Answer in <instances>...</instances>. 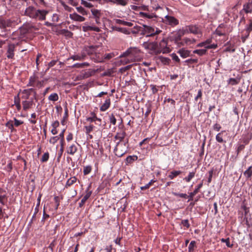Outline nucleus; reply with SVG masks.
<instances>
[{
    "label": "nucleus",
    "instance_id": "f257e3e1",
    "mask_svg": "<svg viewBox=\"0 0 252 252\" xmlns=\"http://www.w3.org/2000/svg\"><path fill=\"white\" fill-rule=\"evenodd\" d=\"M161 32V30L156 27L146 25H143V27L135 25L133 30L131 31L133 34L140 32V35H145L146 37H152L155 40L158 39V35Z\"/></svg>",
    "mask_w": 252,
    "mask_h": 252
},
{
    "label": "nucleus",
    "instance_id": "f03ea898",
    "mask_svg": "<svg viewBox=\"0 0 252 252\" xmlns=\"http://www.w3.org/2000/svg\"><path fill=\"white\" fill-rule=\"evenodd\" d=\"M20 22V20L17 17H0V28L5 29L12 28Z\"/></svg>",
    "mask_w": 252,
    "mask_h": 252
},
{
    "label": "nucleus",
    "instance_id": "7ed1b4c3",
    "mask_svg": "<svg viewBox=\"0 0 252 252\" xmlns=\"http://www.w3.org/2000/svg\"><path fill=\"white\" fill-rule=\"evenodd\" d=\"M140 51L138 48L136 47H130L122 54L119 56V58L129 57L131 61L135 62L139 60L140 58Z\"/></svg>",
    "mask_w": 252,
    "mask_h": 252
},
{
    "label": "nucleus",
    "instance_id": "20e7f679",
    "mask_svg": "<svg viewBox=\"0 0 252 252\" xmlns=\"http://www.w3.org/2000/svg\"><path fill=\"white\" fill-rule=\"evenodd\" d=\"M128 148V139L126 138L123 143H116L114 152L116 156L122 157L127 152Z\"/></svg>",
    "mask_w": 252,
    "mask_h": 252
},
{
    "label": "nucleus",
    "instance_id": "39448f33",
    "mask_svg": "<svg viewBox=\"0 0 252 252\" xmlns=\"http://www.w3.org/2000/svg\"><path fill=\"white\" fill-rule=\"evenodd\" d=\"M142 46L151 54H159L158 49V44L157 42L154 41H145L142 44Z\"/></svg>",
    "mask_w": 252,
    "mask_h": 252
},
{
    "label": "nucleus",
    "instance_id": "423d86ee",
    "mask_svg": "<svg viewBox=\"0 0 252 252\" xmlns=\"http://www.w3.org/2000/svg\"><path fill=\"white\" fill-rule=\"evenodd\" d=\"M182 36L183 35L181 33V32L178 30L172 32L169 36L168 39L176 45L177 47L180 48L183 47Z\"/></svg>",
    "mask_w": 252,
    "mask_h": 252
},
{
    "label": "nucleus",
    "instance_id": "0eeeda50",
    "mask_svg": "<svg viewBox=\"0 0 252 252\" xmlns=\"http://www.w3.org/2000/svg\"><path fill=\"white\" fill-rule=\"evenodd\" d=\"M48 13V10L44 9L36 10L32 6H29L25 10L26 16H46Z\"/></svg>",
    "mask_w": 252,
    "mask_h": 252
},
{
    "label": "nucleus",
    "instance_id": "6e6552de",
    "mask_svg": "<svg viewBox=\"0 0 252 252\" xmlns=\"http://www.w3.org/2000/svg\"><path fill=\"white\" fill-rule=\"evenodd\" d=\"M158 49L159 54L162 53L163 54L168 53L170 52V48L167 47V41L164 39H162L158 45Z\"/></svg>",
    "mask_w": 252,
    "mask_h": 252
},
{
    "label": "nucleus",
    "instance_id": "1a4fd4ad",
    "mask_svg": "<svg viewBox=\"0 0 252 252\" xmlns=\"http://www.w3.org/2000/svg\"><path fill=\"white\" fill-rule=\"evenodd\" d=\"M215 33L219 36H225L228 33V31L225 25L221 24L216 30Z\"/></svg>",
    "mask_w": 252,
    "mask_h": 252
},
{
    "label": "nucleus",
    "instance_id": "9d476101",
    "mask_svg": "<svg viewBox=\"0 0 252 252\" xmlns=\"http://www.w3.org/2000/svg\"><path fill=\"white\" fill-rule=\"evenodd\" d=\"M162 20L166 24L172 26H176L179 24L178 20L175 17H164V19L162 18Z\"/></svg>",
    "mask_w": 252,
    "mask_h": 252
},
{
    "label": "nucleus",
    "instance_id": "9b49d317",
    "mask_svg": "<svg viewBox=\"0 0 252 252\" xmlns=\"http://www.w3.org/2000/svg\"><path fill=\"white\" fill-rule=\"evenodd\" d=\"M99 47L98 45L84 46V50L87 52L88 55H92L96 53L97 49Z\"/></svg>",
    "mask_w": 252,
    "mask_h": 252
},
{
    "label": "nucleus",
    "instance_id": "f8f14e48",
    "mask_svg": "<svg viewBox=\"0 0 252 252\" xmlns=\"http://www.w3.org/2000/svg\"><path fill=\"white\" fill-rule=\"evenodd\" d=\"M91 115V117L87 118L86 120L90 123L94 122L98 126H101V119L97 118L94 112H92Z\"/></svg>",
    "mask_w": 252,
    "mask_h": 252
},
{
    "label": "nucleus",
    "instance_id": "ddd939ff",
    "mask_svg": "<svg viewBox=\"0 0 252 252\" xmlns=\"http://www.w3.org/2000/svg\"><path fill=\"white\" fill-rule=\"evenodd\" d=\"M15 48V45L14 44H10L8 45L6 52V57L8 59H12L14 58Z\"/></svg>",
    "mask_w": 252,
    "mask_h": 252
},
{
    "label": "nucleus",
    "instance_id": "4468645a",
    "mask_svg": "<svg viewBox=\"0 0 252 252\" xmlns=\"http://www.w3.org/2000/svg\"><path fill=\"white\" fill-rule=\"evenodd\" d=\"M59 21V17H52V19L50 21H47L45 22V25L47 26L56 27L61 25L62 22L58 23Z\"/></svg>",
    "mask_w": 252,
    "mask_h": 252
},
{
    "label": "nucleus",
    "instance_id": "2eb2a0df",
    "mask_svg": "<svg viewBox=\"0 0 252 252\" xmlns=\"http://www.w3.org/2000/svg\"><path fill=\"white\" fill-rule=\"evenodd\" d=\"M126 136V133L125 131H122L119 132H117L114 136L115 140H118L117 143H123L125 141V137Z\"/></svg>",
    "mask_w": 252,
    "mask_h": 252
},
{
    "label": "nucleus",
    "instance_id": "dca6fc26",
    "mask_svg": "<svg viewBox=\"0 0 252 252\" xmlns=\"http://www.w3.org/2000/svg\"><path fill=\"white\" fill-rule=\"evenodd\" d=\"M177 53L180 55L182 58H186L191 56V51L185 48H182L177 51Z\"/></svg>",
    "mask_w": 252,
    "mask_h": 252
},
{
    "label": "nucleus",
    "instance_id": "f3484780",
    "mask_svg": "<svg viewBox=\"0 0 252 252\" xmlns=\"http://www.w3.org/2000/svg\"><path fill=\"white\" fill-rule=\"evenodd\" d=\"M33 98H31L30 100H24L22 101L23 108L24 111H27L31 108L33 104Z\"/></svg>",
    "mask_w": 252,
    "mask_h": 252
},
{
    "label": "nucleus",
    "instance_id": "a211bd4d",
    "mask_svg": "<svg viewBox=\"0 0 252 252\" xmlns=\"http://www.w3.org/2000/svg\"><path fill=\"white\" fill-rule=\"evenodd\" d=\"M89 187L86 190V195L83 197V198L81 199L80 202L79 204V206L80 207H82L84 205L86 201L91 196L92 194V191H89Z\"/></svg>",
    "mask_w": 252,
    "mask_h": 252
},
{
    "label": "nucleus",
    "instance_id": "6ab92c4d",
    "mask_svg": "<svg viewBox=\"0 0 252 252\" xmlns=\"http://www.w3.org/2000/svg\"><path fill=\"white\" fill-rule=\"evenodd\" d=\"M78 148L77 146L72 144L67 147L66 153L70 155H74L77 151Z\"/></svg>",
    "mask_w": 252,
    "mask_h": 252
},
{
    "label": "nucleus",
    "instance_id": "aec40b11",
    "mask_svg": "<svg viewBox=\"0 0 252 252\" xmlns=\"http://www.w3.org/2000/svg\"><path fill=\"white\" fill-rule=\"evenodd\" d=\"M189 31L191 33L197 34L201 32L200 29L196 25L189 26Z\"/></svg>",
    "mask_w": 252,
    "mask_h": 252
},
{
    "label": "nucleus",
    "instance_id": "412c9836",
    "mask_svg": "<svg viewBox=\"0 0 252 252\" xmlns=\"http://www.w3.org/2000/svg\"><path fill=\"white\" fill-rule=\"evenodd\" d=\"M110 99L108 97L105 100L104 103L101 106L100 108V111L104 112L107 110L110 107Z\"/></svg>",
    "mask_w": 252,
    "mask_h": 252
},
{
    "label": "nucleus",
    "instance_id": "4be33fe9",
    "mask_svg": "<svg viewBox=\"0 0 252 252\" xmlns=\"http://www.w3.org/2000/svg\"><path fill=\"white\" fill-rule=\"evenodd\" d=\"M137 159L138 157L136 155L128 156L125 159V163L126 165L130 164L137 160Z\"/></svg>",
    "mask_w": 252,
    "mask_h": 252
},
{
    "label": "nucleus",
    "instance_id": "5701e85b",
    "mask_svg": "<svg viewBox=\"0 0 252 252\" xmlns=\"http://www.w3.org/2000/svg\"><path fill=\"white\" fill-rule=\"evenodd\" d=\"M195 41L196 40L194 38H189L187 37L183 38V47L185 45H189L190 44H193L195 42Z\"/></svg>",
    "mask_w": 252,
    "mask_h": 252
},
{
    "label": "nucleus",
    "instance_id": "b1692460",
    "mask_svg": "<svg viewBox=\"0 0 252 252\" xmlns=\"http://www.w3.org/2000/svg\"><path fill=\"white\" fill-rule=\"evenodd\" d=\"M243 10L246 14L251 12L252 10V0L251 1H248L247 4L244 5Z\"/></svg>",
    "mask_w": 252,
    "mask_h": 252
},
{
    "label": "nucleus",
    "instance_id": "393cba45",
    "mask_svg": "<svg viewBox=\"0 0 252 252\" xmlns=\"http://www.w3.org/2000/svg\"><path fill=\"white\" fill-rule=\"evenodd\" d=\"M76 181L77 178L75 176H73L70 178L66 181V184L65 185V188L66 189L68 188V187L72 185L73 184H74Z\"/></svg>",
    "mask_w": 252,
    "mask_h": 252
},
{
    "label": "nucleus",
    "instance_id": "a878e982",
    "mask_svg": "<svg viewBox=\"0 0 252 252\" xmlns=\"http://www.w3.org/2000/svg\"><path fill=\"white\" fill-rule=\"evenodd\" d=\"M108 1L117 5L125 6L127 4L128 0H108Z\"/></svg>",
    "mask_w": 252,
    "mask_h": 252
},
{
    "label": "nucleus",
    "instance_id": "bb28decb",
    "mask_svg": "<svg viewBox=\"0 0 252 252\" xmlns=\"http://www.w3.org/2000/svg\"><path fill=\"white\" fill-rule=\"evenodd\" d=\"M117 23L128 27L133 26V28L134 27V26L137 25L136 23L134 22H127L121 20H117Z\"/></svg>",
    "mask_w": 252,
    "mask_h": 252
},
{
    "label": "nucleus",
    "instance_id": "cd10ccee",
    "mask_svg": "<svg viewBox=\"0 0 252 252\" xmlns=\"http://www.w3.org/2000/svg\"><path fill=\"white\" fill-rule=\"evenodd\" d=\"M244 176L246 178L251 179L252 176V166H250L249 168L244 172Z\"/></svg>",
    "mask_w": 252,
    "mask_h": 252
},
{
    "label": "nucleus",
    "instance_id": "c85d7f7f",
    "mask_svg": "<svg viewBox=\"0 0 252 252\" xmlns=\"http://www.w3.org/2000/svg\"><path fill=\"white\" fill-rule=\"evenodd\" d=\"M117 55L118 53L116 52H112L108 54H106L103 56V59H104V61L105 60H109Z\"/></svg>",
    "mask_w": 252,
    "mask_h": 252
},
{
    "label": "nucleus",
    "instance_id": "c756f323",
    "mask_svg": "<svg viewBox=\"0 0 252 252\" xmlns=\"http://www.w3.org/2000/svg\"><path fill=\"white\" fill-rule=\"evenodd\" d=\"M182 172L181 171H171L168 175V177L171 179H173L175 177L181 174Z\"/></svg>",
    "mask_w": 252,
    "mask_h": 252
},
{
    "label": "nucleus",
    "instance_id": "7c9ffc66",
    "mask_svg": "<svg viewBox=\"0 0 252 252\" xmlns=\"http://www.w3.org/2000/svg\"><path fill=\"white\" fill-rule=\"evenodd\" d=\"M194 54H196L199 56H203L206 54L207 53V49H197L193 51Z\"/></svg>",
    "mask_w": 252,
    "mask_h": 252
},
{
    "label": "nucleus",
    "instance_id": "2f4dec72",
    "mask_svg": "<svg viewBox=\"0 0 252 252\" xmlns=\"http://www.w3.org/2000/svg\"><path fill=\"white\" fill-rule=\"evenodd\" d=\"M246 30L248 35L252 31V19H249L248 24L246 26Z\"/></svg>",
    "mask_w": 252,
    "mask_h": 252
},
{
    "label": "nucleus",
    "instance_id": "473e14b6",
    "mask_svg": "<svg viewBox=\"0 0 252 252\" xmlns=\"http://www.w3.org/2000/svg\"><path fill=\"white\" fill-rule=\"evenodd\" d=\"M92 170V167L91 165H87L84 166L83 174L84 175H87L91 173Z\"/></svg>",
    "mask_w": 252,
    "mask_h": 252
},
{
    "label": "nucleus",
    "instance_id": "72a5a7b5",
    "mask_svg": "<svg viewBox=\"0 0 252 252\" xmlns=\"http://www.w3.org/2000/svg\"><path fill=\"white\" fill-rule=\"evenodd\" d=\"M195 172H189L187 177H186L184 180L187 182H189L190 180L194 177Z\"/></svg>",
    "mask_w": 252,
    "mask_h": 252
},
{
    "label": "nucleus",
    "instance_id": "f704fd0d",
    "mask_svg": "<svg viewBox=\"0 0 252 252\" xmlns=\"http://www.w3.org/2000/svg\"><path fill=\"white\" fill-rule=\"evenodd\" d=\"M48 99L50 101H56L58 100L59 96L57 93H53L49 96Z\"/></svg>",
    "mask_w": 252,
    "mask_h": 252
},
{
    "label": "nucleus",
    "instance_id": "c9c22d12",
    "mask_svg": "<svg viewBox=\"0 0 252 252\" xmlns=\"http://www.w3.org/2000/svg\"><path fill=\"white\" fill-rule=\"evenodd\" d=\"M156 180H154L153 179L151 180L150 182L148 184H147L145 186H142L140 187V189L142 190L148 189L150 186H151L154 183L156 182Z\"/></svg>",
    "mask_w": 252,
    "mask_h": 252
},
{
    "label": "nucleus",
    "instance_id": "e433bc0d",
    "mask_svg": "<svg viewBox=\"0 0 252 252\" xmlns=\"http://www.w3.org/2000/svg\"><path fill=\"white\" fill-rule=\"evenodd\" d=\"M94 126L93 125L85 126V132L87 134H89L91 131H93Z\"/></svg>",
    "mask_w": 252,
    "mask_h": 252
},
{
    "label": "nucleus",
    "instance_id": "4c0bfd02",
    "mask_svg": "<svg viewBox=\"0 0 252 252\" xmlns=\"http://www.w3.org/2000/svg\"><path fill=\"white\" fill-rule=\"evenodd\" d=\"M184 62L185 63H186L187 64V65H189V64L197 63L198 60L197 59H189L186 60Z\"/></svg>",
    "mask_w": 252,
    "mask_h": 252
},
{
    "label": "nucleus",
    "instance_id": "58836bf2",
    "mask_svg": "<svg viewBox=\"0 0 252 252\" xmlns=\"http://www.w3.org/2000/svg\"><path fill=\"white\" fill-rule=\"evenodd\" d=\"M180 32H181V33L183 35V36L189 33L190 32H189V26H187L185 28H183L179 30Z\"/></svg>",
    "mask_w": 252,
    "mask_h": 252
},
{
    "label": "nucleus",
    "instance_id": "ea45409f",
    "mask_svg": "<svg viewBox=\"0 0 252 252\" xmlns=\"http://www.w3.org/2000/svg\"><path fill=\"white\" fill-rule=\"evenodd\" d=\"M220 241L222 243H225L226 246L228 248H232L233 247V245L230 243L229 238L226 239L222 238L220 239Z\"/></svg>",
    "mask_w": 252,
    "mask_h": 252
},
{
    "label": "nucleus",
    "instance_id": "a19ab883",
    "mask_svg": "<svg viewBox=\"0 0 252 252\" xmlns=\"http://www.w3.org/2000/svg\"><path fill=\"white\" fill-rule=\"evenodd\" d=\"M211 40L210 39H207L204 42H201L197 44V46L201 47H205L206 48V46L207 45H209V44L210 43Z\"/></svg>",
    "mask_w": 252,
    "mask_h": 252
},
{
    "label": "nucleus",
    "instance_id": "79ce46f5",
    "mask_svg": "<svg viewBox=\"0 0 252 252\" xmlns=\"http://www.w3.org/2000/svg\"><path fill=\"white\" fill-rule=\"evenodd\" d=\"M35 81L36 78L34 76H31L29 78V82L27 85V86H34Z\"/></svg>",
    "mask_w": 252,
    "mask_h": 252
},
{
    "label": "nucleus",
    "instance_id": "37998d69",
    "mask_svg": "<svg viewBox=\"0 0 252 252\" xmlns=\"http://www.w3.org/2000/svg\"><path fill=\"white\" fill-rule=\"evenodd\" d=\"M65 131V129L62 130V132L58 135L59 137V139L60 138V144L64 145V133Z\"/></svg>",
    "mask_w": 252,
    "mask_h": 252
},
{
    "label": "nucleus",
    "instance_id": "c03bdc74",
    "mask_svg": "<svg viewBox=\"0 0 252 252\" xmlns=\"http://www.w3.org/2000/svg\"><path fill=\"white\" fill-rule=\"evenodd\" d=\"M109 122L110 123L113 125H115L116 124V119L115 118V116L113 114H111L109 116Z\"/></svg>",
    "mask_w": 252,
    "mask_h": 252
},
{
    "label": "nucleus",
    "instance_id": "a18cd8bd",
    "mask_svg": "<svg viewBox=\"0 0 252 252\" xmlns=\"http://www.w3.org/2000/svg\"><path fill=\"white\" fill-rule=\"evenodd\" d=\"M49 158V154L48 152L45 153L42 156L41 158V161L42 162H45L48 161Z\"/></svg>",
    "mask_w": 252,
    "mask_h": 252
},
{
    "label": "nucleus",
    "instance_id": "49530a36",
    "mask_svg": "<svg viewBox=\"0 0 252 252\" xmlns=\"http://www.w3.org/2000/svg\"><path fill=\"white\" fill-rule=\"evenodd\" d=\"M196 242L195 241H191L189 246V252H192L194 251Z\"/></svg>",
    "mask_w": 252,
    "mask_h": 252
},
{
    "label": "nucleus",
    "instance_id": "de8ad7c7",
    "mask_svg": "<svg viewBox=\"0 0 252 252\" xmlns=\"http://www.w3.org/2000/svg\"><path fill=\"white\" fill-rule=\"evenodd\" d=\"M224 132V131H221L219 133L216 137V140L217 142L219 143H222L223 142V140L222 139V137L221 136V134Z\"/></svg>",
    "mask_w": 252,
    "mask_h": 252
},
{
    "label": "nucleus",
    "instance_id": "09e8293b",
    "mask_svg": "<svg viewBox=\"0 0 252 252\" xmlns=\"http://www.w3.org/2000/svg\"><path fill=\"white\" fill-rule=\"evenodd\" d=\"M95 59H94L95 62L96 63H103L104 62V59L102 57H100L99 55L96 53L95 54Z\"/></svg>",
    "mask_w": 252,
    "mask_h": 252
},
{
    "label": "nucleus",
    "instance_id": "8fccbe9b",
    "mask_svg": "<svg viewBox=\"0 0 252 252\" xmlns=\"http://www.w3.org/2000/svg\"><path fill=\"white\" fill-rule=\"evenodd\" d=\"M59 136H53L50 139L49 142L50 143L54 145L59 140Z\"/></svg>",
    "mask_w": 252,
    "mask_h": 252
},
{
    "label": "nucleus",
    "instance_id": "3c124183",
    "mask_svg": "<svg viewBox=\"0 0 252 252\" xmlns=\"http://www.w3.org/2000/svg\"><path fill=\"white\" fill-rule=\"evenodd\" d=\"M36 117V114L35 113H33L31 114V118L33 119H29L30 122L32 124H35L36 123V120H35Z\"/></svg>",
    "mask_w": 252,
    "mask_h": 252
},
{
    "label": "nucleus",
    "instance_id": "603ef678",
    "mask_svg": "<svg viewBox=\"0 0 252 252\" xmlns=\"http://www.w3.org/2000/svg\"><path fill=\"white\" fill-rule=\"evenodd\" d=\"M173 194L175 196H178L181 198H187L188 197V195L186 193L173 192Z\"/></svg>",
    "mask_w": 252,
    "mask_h": 252
},
{
    "label": "nucleus",
    "instance_id": "864d4df0",
    "mask_svg": "<svg viewBox=\"0 0 252 252\" xmlns=\"http://www.w3.org/2000/svg\"><path fill=\"white\" fill-rule=\"evenodd\" d=\"M20 103V98L19 97V94H17L14 97V105Z\"/></svg>",
    "mask_w": 252,
    "mask_h": 252
},
{
    "label": "nucleus",
    "instance_id": "5fc2aeb1",
    "mask_svg": "<svg viewBox=\"0 0 252 252\" xmlns=\"http://www.w3.org/2000/svg\"><path fill=\"white\" fill-rule=\"evenodd\" d=\"M182 224L186 227L187 228H189L190 227V224L188 220H182Z\"/></svg>",
    "mask_w": 252,
    "mask_h": 252
},
{
    "label": "nucleus",
    "instance_id": "6e6d98bb",
    "mask_svg": "<svg viewBox=\"0 0 252 252\" xmlns=\"http://www.w3.org/2000/svg\"><path fill=\"white\" fill-rule=\"evenodd\" d=\"M63 148H64V145L61 144V148L58 153V160H60V159L61 158L63 155Z\"/></svg>",
    "mask_w": 252,
    "mask_h": 252
},
{
    "label": "nucleus",
    "instance_id": "4d7b16f0",
    "mask_svg": "<svg viewBox=\"0 0 252 252\" xmlns=\"http://www.w3.org/2000/svg\"><path fill=\"white\" fill-rule=\"evenodd\" d=\"M213 173H214V169H212L211 170H210L209 171V177H208V180H207L208 184L209 183H210L212 181V178Z\"/></svg>",
    "mask_w": 252,
    "mask_h": 252
},
{
    "label": "nucleus",
    "instance_id": "13d9d810",
    "mask_svg": "<svg viewBox=\"0 0 252 252\" xmlns=\"http://www.w3.org/2000/svg\"><path fill=\"white\" fill-rule=\"evenodd\" d=\"M171 56L172 60H174V61H175L176 62H177V63L180 62V60L179 58L175 53H172L171 55Z\"/></svg>",
    "mask_w": 252,
    "mask_h": 252
},
{
    "label": "nucleus",
    "instance_id": "bf43d9fd",
    "mask_svg": "<svg viewBox=\"0 0 252 252\" xmlns=\"http://www.w3.org/2000/svg\"><path fill=\"white\" fill-rule=\"evenodd\" d=\"M81 4L87 7H91L93 6L91 3L84 0H81Z\"/></svg>",
    "mask_w": 252,
    "mask_h": 252
},
{
    "label": "nucleus",
    "instance_id": "052dcab7",
    "mask_svg": "<svg viewBox=\"0 0 252 252\" xmlns=\"http://www.w3.org/2000/svg\"><path fill=\"white\" fill-rule=\"evenodd\" d=\"M202 96V91L201 89H200L198 91L197 94L194 98L195 101H197L198 99L201 98Z\"/></svg>",
    "mask_w": 252,
    "mask_h": 252
},
{
    "label": "nucleus",
    "instance_id": "680f3d73",
    "mask_svg": "<svg viewBox=\"0 0 252 252\" xmlns=\"http://www.w3.org/2000/svg\"><path fill=\"white\" fill-rule=\"evenodd\" d=\"M228 83L232 85H235L238 84V81L235 78H231L228 80Z\"/></svg>",
    "mask_w": 252,
    "mask_h": 252
},
{
    "label": "nucleus",
    "instance_id": "e2e57ef3",
    "mask_svg": "<svg viewBox=\"0 0 252 252\" xmlns=\"http://www.w3.org/2000/svg\"><path fill=\"white\" fill-rule=\"evenodd\" d=\"M32 91H34V89L33 88H30L29 89L24 90L23 93L28 94V95H30L31 92H32Z\"/></svg>",
    "mask_w": 252,
    "mask_h": 252
},
{
    "label": "nucleus",
    "instance_id": "0e129e2a",
    "mask_svg": "<svg viewBox=\"0 0 252 252\" xmlns=\"http://www.w3.org/2000/svg\"><path fill=\"white\" fill-rule=\"evenodd\" d=\"M71 59H73V60H83L82 58L81 57V56L80 55V54L73 55L71 57Z\"/></svg>",
    "mask_w": 252,
    "mask_h": 252
},
{
    "label": "nucleus",
    "instance_id": "69168bd1",
    "mask_svg": "<svg viewBox=\"0 0 252 252\" xmlns=\"http://www.w3.org/2000/svg\"><path fill=\"white\" fill-rule=\"evenodd\" d=\"M203 186V181H202L199 184L197 185L195 189L193 190L194 193L196 194L199 192L200 189H201Z\"/></svg>",
    "mask_w": 252,
    "mask_h": 252
},
{
    "label": "nucleus",
    "instance_id": "338daca9",
    "mask_svg": "<svg viewBox=\"0 0 252 252\" xmlns=\"http://www.w3.org/2000/svg\"><path fill=\"white\" fill-rule=\"evenodd\" d=\"M70 18L74 20L82 22L85 20L84 17H70Z\"/></svg>",
    "mask_w": 252,
    "mask_h": 252
},
{
    "label": "nucleus",
    "instance_id": "774afa93",
    "mask_svg": "<svg viewBox=\"0 0 252 252\" xmlns=\"http://www.w3.org/2000/svg\"><path fill=\"white\" fill-rule=\"evenodd\" d=\"M83 78H87L92 76V73L91 71H88L85 72L83 74Z\"/></svg>",
    "mask_w": 252,
    "mask_h": 252
}]
</instances>
